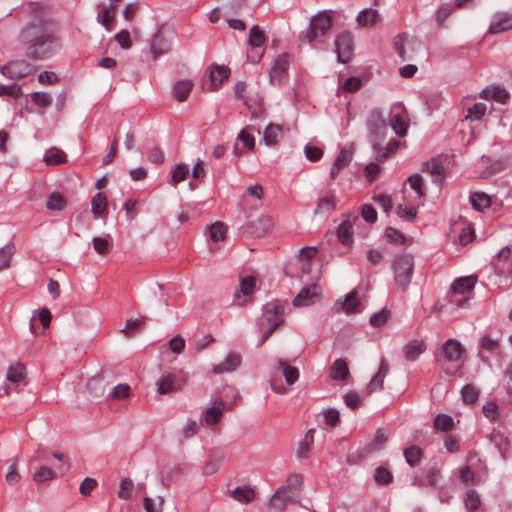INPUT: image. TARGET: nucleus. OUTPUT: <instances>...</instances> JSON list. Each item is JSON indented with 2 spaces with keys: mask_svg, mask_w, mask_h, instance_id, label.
I'll return each instance as SVG.
<instances>
[{
  "mask_svg": "<svg viewBox=\"0 0 512 512\" xmlns=\"http://www.w3.org/2000/svg\"><path fill=\"white\" fill-rule=\"evenodd\" d=\"M19 39L27 45L25 55L32 60L48 59L61 46L53 24L42 16L28 22L21 29Z\"/></svg>",
  "mask_w": 512,
  "mask_h": 512,
  "instance_id": "nucleus-1",
  "label": "nucleus"
},
{
  "mask_svg": "<svg viewBox=\"0 0 512 512\" xmlns=\"http://www.w3.org/2000/svg\"><path fill=\"white\" fill-rule=\"evenodd\" d=\"M333 24L331 11H323L313 16L308 31L300 37L301 42L317 47L322 38L330 31Z\"/></svg>",
  "mask_w": 512,
  "mask_h": 512,
  "instance_id": "nucleus-2",
  "label": "nucleus"
},
{
  "mask_svg": "<svg viewBox=\"0 0 512 512\" xmlns=\"http://www.w3.org/2000/svg\"><path fill=\"white\" fill-rule=\"evenodd\" d=\"M392 271L396 288L401 292L407 290L414 271V258L410 254H399L392 261Z\"/></svg>",
  "mask_w": 512,
  "mask_h": 512,
  "instance_id": "nucleus-3",
  "label": "nucleus"
},
{
  "mask_svg": "<svg viewBox=\"0 0 512 512\" xmlns=\"http://www.w3.org/2000/svg\"><path fill=\"white\" fill-rule=\"evenodd\" d=\"M367 127L369 132V140L373 146V149H379V146L384 142L388 126L378 109H374L370 112L367 118Z\"/></svg>",
  "mask_w": 512,
  "mask_h": 512,
  "instance_id": "nucleus-4",
  "label": "nucleus"
},
{
  "mask_svg": "<svg viewBox=\"0 0 512 512\" xmlns=\"http://www.w3.org/2000/svg\"><path fill=\"white\" fill-rule=\"evenodd\" d=\"M188 375L182 369L165 372L157 382V392L161 395L181 390L187 383Z\"/></svg>",
  "mask_w": 512,
  "mask_h": 512,
  "instance_id": "nucleus-5",
  "label": "nucleus"
},
{
  "mask_svg": "<svg viewBox=\"0 0 512 512\" xmlns=\"http://www.w3.org/2000/svg\"><path fill=\"white\" fill-rule=\"evenodd\" d=\"M475 282L476 280L473 276L456 279L451 287L449 301L457 307H464L471 298Z\"/></svg>",
  "mask_w": 512,
  "mask_h": 512,
  "instance_id": "nucleus-6",
  "label": "nucleus"
},
{
  "mask_svg": "<svg viewBox=\"0 0 512 512\" xmlns=\"http://www.w3.org/2000/svg\"><path fill=\"white\" fill-rule=\"evenodd\" d=\"M390 125L394 132L403 137L407 133L409 126L408 112L402 103H395L390 110Z\"/></svg>",
  "mask_w": 512,
  "mask_h": 512,
  "instance_id": "nucleus-7",
  "label": "nucleus"
},
{
  "mask_svg": "<svg viewBox=\"0 0 512 512\" xmlns=\"http://www.w3.org/2000/svg\"><path fill=\"white\" fill-rule=\"evenodd\" d=\"M491 265L497 276L508 278L512 276V251L509 247H503L493 258Z\"/></svg>",
  "mask_w": 512,
  "mask_h": 512,
  "instance_id": "nucleus-8",
  "label": "nucleus"
},
{
  "mask_svg": "<svg viewBox=\"0 0 512 512\" xmlns=\"http://www.w3.org/2000/svg\"><path fill=\"white\" fill-rule=\"evenodd\" d=\"M335 51L339 62L347 63L350 60L353 54V38L349 32L344 31L337 35Z\"/></svg>",
  "mask_w": 512,
  "mask_h": 512,
  "instance_id": "nucleus-9",
  "label": "nucleus"
},
{
  "mask_svg": "<svg viewBox=\"0 0 512 512\" xmlns=\"http://www.w3.org/2000/svg\"><path fill=\"white\" fill-rule=\"evenodd\" d=\"M420 46L421 44L417 40L410 39L405 34H399L394 39L395 50L403 61L411 60L413 58L412 52Z\"/></svg>",
  "mask_w": 512,
  "mask_h": 512,
  "instance_id": "nucleus-10",
  "label": "nucleus"
},
{
  "mask_svg": "<svg viewBox=\"0 0 512 512\" xmlns=\"http://www.w3.org/2000/svg\"><path fill=\"white\" fill-rule=\"evenodd\" d=\"M34 67L25 60L11 61L1 67V73L12 79H21L29 75Z\"/></svg>",
  "mask_w": 512,
  "mask_h": 512,
  "instance_id": "nucleus-11",
  "label": "nucleus"
},
{
  "mask_svg": "<svg viewBox=\"0 0 512 512\" xmlns=\"http://www.w3.org/2000/svg\"><path fill=\"white\" fill-rule=\"evenodd\" d=\"M321 288L316 284L304 287L293 299L295 307H307L320 300Z\"/></svg>",
  "mask_w": 512,
  "mask_h": 512,
  "instance_id": "nucleus-12",
  "label": "nucleus"
},
{
  "mask_svg": "<svg viewBox=\"0 0 512 512\" xmlns=\"http://www.w3.org/2000/svg\"><path fill=\"white\" fill-rule=\"evenodd\" d=\"M464 353V348L459 341L456 339H448L441 347V351L436 355V360L440 362L442 359L449 362L458 361L462 354Z\"/></svg>",
  "mask_w": 512,
  "mask_h": 512,
  "instance_id": "nucleus-13",
  "label": "nucleus"
},
{
  "mask_svg": "<svg viewBox=\"0 0 512 512\" xmlns=\"http://www.w3.org/2000/svg\"><path fill=\"white\" fill-rule=\"evenodd\" d=\"M284 311L285 304L279 300H275L269 303H266L263 307V316H262V324L264 322L273 323L274 321H280V325L284 322Z\"/></svg>",
  "mask_w": 512,
  "mask_h": 512,
  "instance_id": "nucleus-14",
  "label": "nucleus"
},
{
  "mask_svg": "<svg viewBox=\"0 0 512 512\" xmlns=\"http://www.w3.org/2000/svg\"><path fill=\"white\" fill-rule=\"evenodd\" d=\"M225 408V402L221 398H217L213 401L211 407L205 411L204 421L211 429L216 427L225 411Z\"/></svg>",
  "mask_w": 512,
  "mask_h": 512,
  "instance_id": "nucleus-15",
  "label": "nucleus"
},
{
  "mask_svg": "<svg viewBox=\"0 0 512 512\" xmlns=\"http://www.w3.org/2000/svg\"><path fill=\"white\" fill-rule=\"evenodd\" d=\"M289 62L290 59L287 54H282L275 59L270 70V79L272 83H280L283 80L287 74Z\"/></svg>",
  "mask_w": 512,
  "mask_h": 512,
  "instance_id": "nucleus-16",
  "label": "nucleus"
},
{
  "mask_svg": "<svg viewBox=\"0 0 512 512\" xmlns=\"http://www.w3.org/2000/svg\"><path fill=\"white\" fill-rule=\"evenodd\" d=\"M225 459V452L221 449H213L203 465L204 475H213L218 472Z\"/></svg>",
  "mask_w": 512,
  "mask_h": 512,
  "instance_id": "nucleus-17",
  "label": "nucleus"
},
{
  "mask_svg": "<svg viewBox=\"0 0 512 512\" xmlns=\"http://www.w3.org/2000/svg\"><path fill=\"white\" fill-rule=\"evenodd\" d=\"M257 279L253 276L245 277L240 282V290L235 293L238 305H244L248 301L256 287Z\"/></svg>",
  "mask_w": 512,
  "mask_h": 512,
  "instance_id": "nucleus-18",
  "label": "nucleus"
},
{
  "mask_svg": "<svg viewBox=\"0 0 512 512\" xmlns=\"http://www.w3.org/2000/svg\"><path fill=\"white\" fill-rule=\"evenodd\" d=\"M389 372V364L383 358L380 362L379 369L377 373L373 376V378L368 383L366 390L368 394H371L375 391H379L383 389L384 379Z\"/></svg>",
  "mask_w": 512,
  "mask_h": 512,
  "instance_id": "nucleus-19",
  "label": "nucleus"
},
{
  "mask_svg": "<svg viewBox=\"0 0 512 512\" xmlns=\"http://www.w3.org/2000/svg\"><path fill=\"white\" fill-rule=\"evenodd\" d=\"M426 344L422 339H412L403 347V353L406 360L416 361L418 357L426 351Z\"/></svg>",
  "mask_w": 512,
  "mask_h": 512,
  "instance_id": "nucleus-20",
  "label": "nucleus"
},
{
  "mask_svg": "<svg viewBox=\"0 0 512 512\" xmlns=\"http://www.w3.org/2000/svg\"><path fill=\"white\" fill-rule=\"evenodd\" d=\"M512 28V14H497L493 18L490 27L489 32L491 34H498L501 32H505L507 30H510Z\"/></svg>",
  "mask_w": 512,
  "mask_h": 512,
  "instance_id": "nucleus-21",
  "label": "nucleus"
},
{
  "mask_svg": "<svg viewBox=\"0 0 512 512\" xmlns=\"http://www.w3.org/2000/svg\"><path fill=\"white\" fill-rule=\"evenodd\" d=\"M480 97L486 100L492 99L496 102L504 104L509 99L510 95L504 87L491 86L482 90Z\"/></svg>",
  "mask_w": 512,
  "mask_h": 512,
  "instance_id": "nucleus-22",
  "label": "nucleus"
},
{
  "mask_svg": "<svg viewBox=\"0 0 512 512\" xmlns=\"http://www.w3.org/2000/svg\"><path fill=\"white\" fill-rule=\"evenodd\" d=\"M440 477V470L437 467L428 468L422 475L416 476L413 485L417 486H435Z\"/></svg>",
  "mask_w": 512,
  "mask_h": 512,
  "instance_id": "nucleus-23",
  "label": "nucleus"
},
{
  "mask_svg": "<svg viewBox=\"0 0 512 512\" xmlns=\"http://www.w3.org/2000/svg\"><path fill=\"white\" fill-rule=\"evenodd\" d=\"M229 70L224 66H212L209 72L211 90H217L228 78Z\"/></svg>",
  "mask_w": 512,
  "mask_h": 512,
  "instance_id": "nucleus-24",
  "label": "nucleus"
},
{
  "mask_svg": "<svg viewBox=\"0 0 512 512\" xmlns=\"http://www.w3.org/2000/svg\"><path fill=\"white\" fill-rule=\"evenodd\" d=\"M277 369L281 371L288 385H293L299 379V370L283 359L277 360Z\"/></svg>",
  "mask_w": 512,
  "mask_h": 512,
  "instance_id": "nucleus-25",
  "label": "nucleus"
},
{
  "mask_svg": "<svg viewBox=\"0 0 512 512\" xmlns=\"http://www.w3.org/2000/svg\"><path fill=\"white\" fill-rule=\"evenodd\" d=\"M274 221L270 216H261L252 222L253 233L258 237H262L270 233L273 229Z\"/></svg>",
  "mask_w": 512,
  "mask_h": 512,
  "instance_id": "nucleus-26",
  "label": "nucleus"
},
{
  "mask_svg": "<svg viewBox=\"0 0 512 512\" xmlns=\"http://www.w3.org/2000/svg\"><path fill=\"white\" fill-rule=\"evenodd\" d=\"M240 363L241 357L239 355L229 354L222 363L214 366L213 372L216 374L230 372L235 370L240 365Z\"/></svg>",
  "mask_w": 512,
  "mask_h": 512,
  "instance_id": "nucleus-27",
  "label": "nucleus"
},
{
  "mask_svg": "<svg viewBox=\"0 0 512 512\" xmlns=\"http://www.w3.org/2000/svg\"><path fill=\"white\" fill-rule=\"evenodd\" d=\"M231 496L239 503L248 504L254 500L255 491L250 486L236 487L232 490Z\"/></svg>",
  "mask_w": 512,
  "mask_h": 512,
  "instance_id": "nucleus-28",
  "label": "nucleus"
},
{
  "mask_svg": "<svg viewBox=\"0 0 512 512\" xmlns=\"http://www.w3.org/2000/svg\"><path fill=\"white\" fill-rule=\"evenodd\" d=\"M193 88V82L190 80H180L175 83L173 88L174 97L179 102H184L187 100Z\"/></svg>",
  "mask_w": 512,
  "mask_h": 512,
  "instance_id": "nucleus-29",
  "label": "nucleus"
},
{
  "mask_svg": "<svg viewBox=\"0 0 512 512\" xmlns=\"http://www.w3.org/2000/svg\"><path fill=\"white\" fill-rule=\"evenodd\" d=\"M336 206L335 195L329 192L319 197L314 214H322L333 210Z\"/></svg>",
  "mask_w": 512,
  "mask_h": 512,
  "instance_id": "nucleus-30",
  "label": "nucleus"
},
{
  "mask_svg": "<svg viewBox=\"0 0 512 512\" xmlns=\"http://www.w3.org/2000/svg\"><path fill=\"white\" fill-rule=\"evenodd\" d=\"M331 378L336 381H343L349 376V368L344 359H337L330 369Z\"/></svg>",
  "mask_w": 512,
  "mask_h": 512,
  "instance_id": "nucleus-31",
  "label": "nucleus"
},
{
  "mask_svg": "<svg viewBox=\"0 0 512 512\" xmlns=\"http://www.w3.org/2000/svg\"><path fill=\"white\" fill-rule=\"evenodd\" d=\"M91 206L95 218L104 217L107 212L106 196L101 192L97 193L91 201Z\"/></svg>",
  "mask_w": 512,
  "mask_h": 512,
  "instance_id": "nucleus-32",
  "label": "nucleus"
},
{
  "mask_svg": "<svg viewBox=\"0 0 512 512\" xmlns=\"http://www.w3.org/2000/svg\"><path fill=\"white\" fill-rule=\"evenodd\" d=\"M282 132V126L271 123L264 130L263 140L269 146L275 145L282 136Z\"/></svg>",
  "mask_w": 512,
  "mask_h": 512,
  "instance_id": "nucleus-33",
  "label": "nucleus"
},
{
  "mask_svg": "<svg viewBox=\"0 0 512 512\" xmlns=\"http://www.w3.org/2000/svg\"><path fill=\"white\" fill-rule=\"evenodd\" d=\"M378 20L379 14L377 10L371 8L362 10L357 17L359 25L363 27L372 26L376 24Z\"/></svg>",
  "mask_w": 512,
  "mask_h": 512,
  "instance_id": "nucleus-34",
  "label": "nucleus"
},
{
  "mask_svg": "<svg viewBox=\"0 0 512 512\" xmlns=\"http://www.w3.org/2000/svg\"><path fill=\"white\" fill-rule=\"evenodd\" d=\"M399 141L396 139H392L388 142L387 146L383 147L379 146V149H375L376 152V160L377 161H385L387 160L391 154L395 153L399 147Z\"/></svg>",
  "mask_w": 512,
  "mask_h": 512,
  "instance_id": "nucleus-35",
  "label": "nucleus"
},
{
  "mask_svg": "<svg viewBox=\"0 0 512 512\" xmlns=\"http://www.w3.org/2000/svg\"><path fill=\"white\" fill-rule=\"evenodd\" d=\"M189 175V167L184 163H180L176 165V167L171 172V178L169 183L176 187L180 182L186 180Z\"/></svg>",
  "mask_w": 512,
  "mask_h": 512,
  "instance_id": "nucleus-36",
  "label": "nucleus"
},
{
  "mask_svg": "<svg viewBox=\"0 0 512 512\" xmlns=\"http://www.w3.org/2000/svg\"><path fill=\"white\" fill-rule=\"evenodd\" d=\"M423 456V451L419 446L412 445L404 450V457L411 467L419 465Z\"/></svg>",
  "mask_w": 512,
  "mask_h": 512,
  "instance_id": "nucleus-37",
  "label": "nucleus"
},
{
  "mask_svg": "<svg viewBox=\"0 0 512 512\" xmlns=\"http://www.w3.org/2000/svg\"><path fill=\"white\" fill-rule=\"evenodd\" d=\"M338 238L339 241L344 244L348 245L352 242V235H353V225L350 220L343 221L339 227H338Z\"/></svg>",
  "mask_w": 512,
  "mask_h": 512,
  "instance_id": "nucleus-38",
  "label": "nucleus"
},
{
  "mask_svg": "<svg viewBox=\"0 0 512 512\" xmlns=\"http://www.w3.org/2000/svg\"><path fill=\"white\" fill-rule=\"evenodd\" d=\"M44 161L47 165H59L66 161V154L58 148H50L44 155Z\"/></svg>",
  "mask_w": 512,
  "mask_h": 512,
  "instance_id": "nucleus-39",
  "label": "nucleus"
},
{
  "mask_svg": "<svg viewBox=\"0 0 512 512\" xmlns=\"http://www.w3.org/2000/svg\"><path fill=\"white\" fill-rule=\"evenodd\" d=\"M150 49L154 59H157L168 50V45L160 33L153 36Z\"/></svg>",
  "mask_w": 512,
  "mask_h": 512,
  "instance_id": "nucleus-40",
  "label": "nucleus"
},
{
  "mask_svg": "<svg viewBox=\"0 0 512 512\" xmlns=\"http://www.w3.org/2000/svg\"><path fill=\"white\" fill-rule=\"evenodd\" d=\"M470 201L475 210L482 211L491 205L490 196L483 192H475L470 196Z\"/></svg>",
  "mask_w": 512,
  "mask_h": 512,
  "instance_id": "nucleus-41",
  "label": "nucleus"
},
{
  "mask_svg": "<svg viewBox=\"0 0 512 512\" xmlns=\"http://www.w3.org/2000/svg\"><path fill=\"white\" fill-rule=\"evenodd\" d=\"M116 15L115 5L110 4L109 7H103L98 14V20L106 27L107 30H111V24L114 21Z\"/></svg>",
  "mask_w": 512,
  "mask_h": 512,
  "instance_id": "nucleus-42",
  "label": "nucleus"
},
{
  "mask_svg": "<svg viewBox=\"0 0 512 512\" xmlns=\"http://www.w3.org/2000/svg\"><path fill=\"white\" fill-rule=\"evenodd\" d=\"M464 504L468 512H475L481 506V498L475 490H469L464 498Z\"/></svg>",
  "mask_w": 512,
  "mask_h": 512,
  "instance_id": "nucleus-43",
  "label": "nucleus"
},
{
  "mask_svg": "<svg viewBox=\"0 0 512 512\" xmlns=\"http://www.w3.org/2000/svg\"><path fill=\"white\" fill-rule=\"evenodd\" d=\"M14 253L15 246L12 243L7 244L5 247L0 249V271H3L10 266Z\"/></svg>",
  "mask_w": 512,
  "mask_h": 512,
  "instance_id": "nucleus-44",
  "label": "nucleus"
},
{
  "mask_svg": "<svg viewBox=\"0 0 512 512\" xmlns=\"http://www.w3.org/2000/svg\"><path fill=\"white\" fill-rule=\"evenodd\" d=\"M25 378V367L24 365L17 363L9 367L7 372V379L11 383H19Z\"/></svg>",
  "mask_w": 512,
  "mask_h": 512,
  "instance_id": "nucleus-45",
  "label": "nucleus"
},
{
  "mask_svg": "<svg viewBox=\"0 0 512 512\" xmlns=\"http://www.w3.org/2000/svg\"><path fill=\"white\" fill-rule=\"evenodd\" d=\"M487 107L484 103H475L467 109L466 119L479 121L486 114Z\"/></svg>",
  "mask_w": 512,
  "mask_h": 512,
  "instance_id": "nucleus-46",
  "label": "nucleus"
},
{
  "mask_svg": "<svg viewBox=\"0 0 512 512\" xmlns=\"http://www.w3.org/2000/svg\"><path fill=\"white\" fill-rule=\"evenodd\" d=\"M426 170L433 177L434 182L442 183L444 180V167L437 161L433 160L426 164Z\"/></svg>",
  "mask_w": 512,
  "mask_h": 512,
  "instance_id": "nucleus-47",
  "label": "nucleus"
},
{
  "mask_svg": "<svg viewBox=\"0 0 512 512\" xmlns=\"http://www.w3.org/2000/svg\"><path fill=\"white\" fill-rule=\"evenodd\" d=\"M283 493L284 488H278L270 499V509L274 512H283L286 507V503L283 500Z\"/></svg>",
  "mask_w": 512,
  "mask_h": 512,
  "instance_id": "nucleus-48",
  "label": "nucleus"
},
{
  "mask_svg": "<svg viewBox=\"0 0 512 512\" xmlns=\"http://www.w3.org/2000/svg\"><path fill=\"white\" fill-rule=\"evenodd\" d=\"M56 478V472L47 466H41L34 474L33 480L37 483H43Z\"/></svg>",
  "mask_w": 512,
  "mask_h": 512,
  "instance_id": "nucleus-49",
  "label": "nucleus"
},
{
  "mask_svg": "<svg viewBox=\"0 0 512 512\" xmlns=\"http://www.w3.org/2000/svg\"><path fill=\"white\" fill-rule=\"evenodd\" d=\"M227 228L222 222H215L209 227V236L213 241H221L226 237Z\"/></svg>",
  "mask_w": 512,
  "mask_h": 512,
  "instance_id": "nucleus-50",
  "label": "nucleus"
},
{
  "mask_svg": "<svg viewBox=\"0 0 512 512\" xmlns=\"http://www.w3.org/2000/svg\"><path fill=\"white\" fill-rule=\"evenodd\" d=\"M453 425L452 417L446 414H439L434 420V427L440 431H449L452 429Z\"/></svg>",
  "mask_w": 512,
  "mask_h": 512,
  "instance_id": "nucleus-51",
  "label": "nucleus"
},
{
  "mask_svg": "<svg viewBox=\"0 0 512 512\" xmlns=\"http://www.w3.org/2000/svg\"><path fill=\"white\" fill-rule=\"evenodd\" d=\"M397 215L407 221H413L417 215V210L414 206L406 204H399L396 208Z\"/></svg>",
  "mask_w": 512,
  "mask_h": 512,
  "instance_id": "nucleus-52",
  "label": "nucleus"
},
{
  "mask_svg": "<svg viewBox=\"0 0 512 512\" xmlns=\"http://www.w3.org/2000/svg\"><path fill=\"white\" fill-rule=\"evenodd\" d=\"M143 507L146 512H162L163 499L161 497H157L156 499L145 497L143 500Z\"/></svg>",
  "mask_w": 512,
  "mask_h": 512,
  "instance_id": "nucleus-53",
  "label": "nucleus"
},
{
  "mask_svg": "<svg viewBox=\"0 0 512 512\" xmlns=\"http://www.w3.org/2000/svg\"><path fill=\"white\" fill-rule=\"evenodd\" d=\"M463 401L467 404H473L477 401L479 396V391L476 387L471 384H467L463 387L462 391Z\"/></svg>",
  "mask_w": 512,
  "mask_h": 512,
  "instance_id": "nucleus-54",
  "label": "nucleus"
},
{
  "mask_svg": "<svg viewBox=\"0 0 512 512\" xmlns=\"http://www.w3.org/2000/svg\"><path fill=\"white\" fill-rule=\"evenodd\" d=\"M265 39L266 37L263 31L260 30L259 26H253L251 28L249 33V44L252 47H260L264 43Z\"/></svg>",
  "mask_w": 512,
  "mask_h": 512,
  "instance_id": "nucleus-55",
  "label": "nucleus"
},
{
  "mask_svg": "<svg viewBox=\"0 0 512 512\" xmlns=\"http://www.w3.org/2000/svg\"><path fill=\"white\" fill-rule=\"evenodd\" d=\"M342 308L347 312V313H352V312H357L359 311V306H360V303L356 297V293L355 292H351L349 293L344 302L341 304Z\"/></svg>",
  "mask_w": 512,
  "mask_h": 512,
  "instance_id": "nucleus-56",
  "label": "nucleus"
},
{
  "mask_svg": "<svg viewBox=\"0 0 512 512\" xmlns=\"http://www.w3.org/2000/svg\"><path fill=\"white\" fill-rule=\"evenodd\" d=\"M134 488V483L130 478H124L121 480L118 497L123 500H128Z\"/></svg>",
  "mask_w": 512,
  "mask_h": 512,
  "instance_id": "nucleus-57",
  "label": "nucleus"
},
{
  "mask_svg": "<svg viewBox=\"0 0 512 512\" xmlns=\"http://www.w3.org/2000/svg\"><path fill=\"white\" fill-rule=\"evenodd\" d=\"M65 206V200L59 193H52L46 202V207L49 210H62Z\"/></svg>",
  "mask_w": 512,
  "mask_h": 512,
  "instance_id": "nucleus-58",
  "label": "nucleus"
},
{
  "mask_svg": "<svg viewBox=\"0 0 512 512\" xmlns=\"http://www.w3.org/2000/svg\"><path fill=\"white\" fill-rule=\"evenodd\" d=\"M32 102L39 107H48L52 103V97L46 92H34L31 95Z\"/></svg>",
  "mask_w": 512,
  "mask_h": 512,
  "instance_id": "nucleus-59",
  "label": "nucleus"
},
{
  "mask_svg": "<svg viewBox=\"0 0 512 512\" xmlns=\"http://www.w3.org/2000/svg\"><path fill=\"white\" fill-rule=\"evenodd\" d=\"M374 479L378 484L386 485L392 482V473L384 467L376 469Z\"/></svg>",
  "mask_w": 512,
  "mask_h": 512,
  "instance_id": "nucleus-60",
  "label": "nucleus"
},
{
  "mask_svg": "<svg viewBox=\"0 0 512 512\" xmlns=\"http://www.w3.org/2000/svg\"><path fill=\"white\" fill-rule=\"evenodd\" d=\"M131 395V388L127 384H119L113 388L110 397L113 399L121 400L128 398Z\"/></svg>",
  "mask_w": 512,
  "mask_h": 512,
  "instance_id": "nucleus-61",
  "label": "nucleus"
},
{
  "mask_svg": "<svg viewBox=\"0 0 512 512\" xmlns=\"http://www.w3.org/2000/svg\"><path fill=\"white\" fill-rule=\"evenodd\" d=\"M145 323V317H141L139 319H129L126 322L125 329L122 330L123 333L127 335H132L135 331L140 329Z\"/></svg>",
  "mask_w": 512,
  "mask_h": 512,
  "instance_id": "nucleus-62",
  "label": "nucleus"
},
{
  "mask_svg": "<svg viewBox=\"0 0 512 512\" xmlns=\"http://www.w3.org/2000/svg\"><path fill=\"white\" fill-rule=\"evenodd\" d=\"M352 160V153L350 150L343 148L336 157L334 163L342 169L347 167Z\"/></svg>",
  "mask_w": 512,
  "mask_h": 512,
  "instance_id": "nucleus-63",
  "label": "nucleus"
},
{
  "mask_svg": "<svg viewBox=\"0 0 512 512\" xmlns=\"http://www.w3.org/2000/svg\"><path fill=\"white\" fill-rule=\"evenodd\" d=\"M237 139L241 141L248 149L252 150L255 147V138L254 136L249 132L248 128H245L241 130V132L238 134Z\"/></svg>",
  "mask_w": 512,
  "mask_h": 512,
  "instance_id": "nucleus-64",
  "label": "nucleus"
}]
</instances>
